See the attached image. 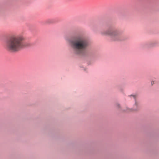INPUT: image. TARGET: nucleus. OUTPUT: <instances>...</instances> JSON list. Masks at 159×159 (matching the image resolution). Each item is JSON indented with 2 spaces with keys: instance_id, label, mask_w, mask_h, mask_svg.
<instances>
[{
  "instance_id": "f257e3e1",
  "label": "nucleus",
  "mask_w": 159,
  "mask_h": 159,
  "mask_svg": "<svg viewBox=\"0 0 159 159\" xmlns=\"http://www.w3.org/2000/svg\"><path fill=\"white\" fill-rule=\"evenodd\" d=\"M69 44L75 54H83L89 45L88 41L83 36L79 35L68 41Z\"/></svg>"
},
{
  "instance_id": "0eeeda50",
  "label": "nucleus",
  "mask_w": 159,
  "mask_h": 159,
  "mask_svg": "<svg viewBox=\"0 0 159 159\" xmlns=\"http://www.w3.org/2000/svg\"><path fill=\"white\" fill-rule=\"evenodd\" d=\"M155 43H152L150 44L151 47H153L155 46Z\"/></svg>"
},
{
  "instance_id": "6e6552de",
  "label": "nucleus",
  "mask_w": 159,
  "mask_h": 159,
  "mask_svg": "<svg viewBox=\"0 0 159 159\" xmlns=\"http://www.w3.org/2000/svg\"><path fill=\"white\" fill-rule=\"evenodd\" d=\"M154 84V81H152L151 82V84L152 85H153Z\"/></svg>"
},
{
  "instance_id": "f03ea898",
  "label": "nucleus",
  "mask_w": 159,
  "mask_h": 159,
  "mask_svg": "<svg viewBox=\"0 0 159 159\" xmlns=\"http://www.w3.org/2000/svg\"><path fill=\"white\" fill-rule=\"evenodd\" d=\"M24 37L21 35H13L11 36L6 41L5 45L6 49L11 52H18L27 46L24 43Z\"/></svg>"
},
{
  "instance_id": "7ed1b4c3",
  "label": "nucleus",
  "mask_w": 159,
  "mask_h": 159,
  "mask_svg": "<svg viewBox=\"0 0 159 159\" xmlns=\"http://www.w3.org/2000/svg\"><path fill=\"white\" fill-rule=\"evenodd\" d=\"M101 34L103 35L110 36L111 40L114 41H119L124 40L123 35L118 30L109 29L101 31Z\"/></svg>"
},
{
  "instance_id": "39448f33",
  "label": "nucleus",
  "mask_w": 159,
  "mask_h": 159,
  "mask_svg": "<svg viewBox=\"0 0 159 159\" xmlns=\"http://www.w3.org/2000/svg\"><path fill=\"white\" fill-rule=\"evenodd\" d=\"M46 22L47 23H51L52 22V20H48Z\"/></svg>"
},
{
  "instance_id": "20e7f679",
  "label": "nucleus",
  "mask_w": 159,
  "mask_h": 159,
  "mask_svg": "<svg viewBox=\"0 0 159 159\" xmlns=\"http://www.w3.org/2000/svg\"><path fill=\"white\" fill-rule=\"evenodd\" d=\"M131 98H133L135 100V102L133 106L132 109H130L127 108L126 111L128 112H131L134 111H137L139 110L140 107L139 103L136 101V95H130L129 96Z\"/></svg>"
},
{
  "instance_id": "423d86ee",
  "label": "nucleus",
  "mask_w": 159,
  "mask_h": 159,
  "mask_svg": "<svg viewBox=\"0 0 159 159\" xmlns=\"http://www.w3.org/2000/svg\"><path fill=\"white\" fill-rule=\"evenodd\" d=\"M116 107L118 108H119L120 107V105L118 103H117L116 104Z\"/></svg>"
}]
</instances>
